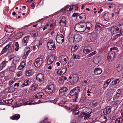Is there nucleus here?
Returning a JSON list of instances; mask_svg holds the SVG:
<instances>
[{
    "label": "nucleus",
    "instance_id": "c9c22d12",
    "mask_svg": "<svg viewBox=\"0 0 123 123\" xmlns=\"http://www.w3.org/2000/svg\"><path fill=\"white\" fill-rule=\"evenodd\" d=\"M68 90V89L66 87H64L61 88L59 90V93L62 92H64L67 91Z\"/></svg>",
    "mask_w": 123,
    "mask_h": 123
},
{
    "label": "nucleus",
    "instance_id": "cd10ccee",
    "mask_svg": "<svg viewBox=\"0 0 123 123\" xmlns=\"http://www.w3.org/2000/svg\"><path fill=\"white\" fill-rule=\"evenodd\" d=\"M66 23V19L65 18H62L60 21V24L61 25L65 26Z\"/></svg>",
    "mask_w": 123,
    "mask_h": 123
},
{
    "label": "nucleus",
    "instance_id": "0e129e2a",
    "mask_svg": "<svg viewBox=\"0 0 123 123\" xmlns=\"http://www.w3.org/2000/svg\"><path fill=\"white\" fill-rule=\"evenodd\" d=\"M79 14V13H74L72 15V16L73 17H75L77 16Z\"/></svg>",
    "mask_w": 123,
    "mask_h": 123
},
{
    "label": "nucleus",
    "instance_id": "423d86ee",
    "mask_svg": "<svg viewBox=\"0 0 123 123\" xmlns=\"http://www.w3.org/2000/svg\"><path fill=\"white\" fill-rule=\"evenodd\" d=\"M80 88L79 87H77L74 88L73 90L75 93V96L74 97V102H76L78 97V94L80 92Z\"/></svg>",
    "mask_w": 123,
    "mask_h": 123
},
{
    "label": "nucleus",
    "instance_id": "412c9836",
    "mask_svg": "<svg viewBox=\"0 0 123 123\" xmlns=\"http://www.w3.org/2000/svg\"><path fill=\"white\" fill-rule=\"evenodd\" d=\"M30 87L31 90L32 91H35L38 88V86L36 84H33L31 85Z\"/></svg>",
    "mask_w": 123,
    "mask_h": 123
},
{
    "label": "nucleus",
    "instance_id": "de8ad7c7",
    "mask_svg": "<svg viewBox=\"0 0 123 123\" xmlns=\"http://www.w3.org/2000/svg\"><path fill=\"white\" fill-rule=\"evenodd\" d=\"M121 102L122 100H121L114 101V104L115 105H119Z\"/></svg>",
    "mask_w": 123,
    "mask_h": 123
},
{
    "label": "nucleus",
    "instance_id": "774afa93",
    "mask_svg": "<svg viewBox=\"0 0 123 123\" xmlns=\"http://www.w3.org/2000/svg\"><path fill=\"white\" fill-rule=\"evenodd\" d=\"M117 93L122 95V93H121V91L120 90H117Z\"/></svg>",
    "mask_w": 123,
    "mask_h": 123
},
{
    "label": "nucleus",
    "instance_id": "4be33fe9",
    "mask_svg": "<svg viewBox=\"0 0 123 123\" xmlns=\"http://www.w3.org/2000/svg\"><path fill=\"white\" fill-rule=\"evenodd\" d=\"M20 116L19 114H17L10 117L11 119L12 120H18L20 118Z\"/></svg>",
    "mask_w": 123,
    "mask_h": 123
},
{
    "label": "nucleus",
    "instance_id": "f257e3e1",
    "mask_svg": "<svg viewBox=\"0 0 123 123\" xmlns=\"http://www.w3.org/2000/svg\"><path fill=\"white\" fill-rule=\"evenodd\" d=\"M92 24L89 23H85L83 22L80 24H77L75 28L78 30V31L81 32L85 31V32H87L90 30L92 27Z\"/></svg>",
    "mask_w": 123,
    "mask_h": 123
},
{
    "label": "nucleus",
    "instance_id": "864d4df0",
    "mask_svg": "<svg viewBox=\"0 0 123 123\" xmlns=\"http://www.w3.org/2000/svg\"><path fill=\"white\" fill-rule=\"evenodd\" d=\"M74 64L73 62L69 61L68 62L67 66L68 67H71Z\"/></svg>",
    "mask_w": 123,
    "mask_h": 123
},
{
    "label": "nucleus",
    "instance_id": "69168bd1",
    "mask_svg": "<svg viewBox=\"0 0 123 123\" xmlns=\"http://www.w3.org/2000/svg\"><path fill=\"white\" fill-rule=\"evenodd\" d=\"M74 106L75 107L73 108L74 110L75 111H77L78 108V106L75 105H74Z\"/></svg>",
    "mask_w": 123,
    "mask_h": 123
},
{
    "label": "nucleus",
    "instance_id": "a18cd8bd",
    "mask_svg": "<svg viewBox=\"0 0 123 123\" xmlns=\"http://www.w3.org/2000/svg\"><path fill=\"white\" fill-rule=\"evenodd\" d=\"M15 45L16 48L15 49L16 51H17L19 49V45L18 42H16L15 43Z\"/></svg>",
    "mask_w": 123,
    "mask_h": 123
},
{
    "label": "nucleus",
    "instance_id": "13d9d810",
    "mask_svg": "<svg viewBox=\"0 0 123 123\" xmlns=\"http://www.w3.org/2000/svg\"><path fill=\"white\" fill-rule=\"evenodd\" d=\"M64 82V80L62 77L59 79V83L61 84H62Z\"/></svg>",
    "mask_w": 123,
    "mask_h": 123
},
{
    "label": "nucleus",
    "instance_id": "bf43d9fd",
    "mask_svg": "<svg viewBox=\"0 0 123 123\" xmlns=\"http://www.w3.org/2000/svg\"><path fill=\"white\" fill-rule=\"evenodd\" d=\"M21 66H22L24 68L25 67V63L24 61H23L21 63H20Z\"/></svg>",
    "mask_w": 123,
    "mask_h": 123
},
{
    "label": "nucleus",
    "instance_id": "f704fd0d",
    "mask_svg": "<svg viewBox=\"0 0 123 123\" xmlns=\"http://www.w3.org/2000/svg\"><path fill=\"white\" fill-rule=\"evenodd\" d=\"M111 81V80L110 79H108L106 80L105 82L104 85V88L107 87L108 86L110 83Z\"/></svg>",
    "mask_w": 123,
    "mask_h": 123
},
{
    "label": "nucleus",
    "instance_id": "72a5a7b5",
    "mask_svg": "<svg viewBox=\"0 0 123 123\" xmlns=\"http://www.w3.org/2000/svg\"><path fill=\"white\" fill-rule=\"evenodd\" d=\"M123 69V66L121 64H118L117 65V71L119 72L121 70Z\"/></svg>",
    "mask_w": 123,
    "mask_h": 123
},
{
    "label": "nucleus",
    "instance_id": "49530a36",
    "mask_svg": "<svg viewBox=\"0 0 123 123\" xmlns=\"http://www.w3.org/2000/svg\"><path fill=\"white\" fill-rule=\"evenodd\" d=\"M14 91V88L12 87H10L8 88V91L10 92H12Z\"/></svg>",
    "mask_w": 123,
    "mask_h": 123
},
{
    "label": "nucleus",
    "instance_id": "bb28decb",
    "mask_svg": "<svg viewBox=\"0 0 123 123\" xmlns=\"http://www.w3.org/2000/svg\"><path fill=\"white\" fill-rule=\"evenodd\" d=\"M7 62L3 61L0 64V71L6 65Z\"/></svg>",
    "mask_w": 123,
    "mask_h": 123
},
{
    "label": "nucleus",
    "instance_id": "5701e85b",
    "mask_svg": "<svg viewBox=\"0 0 123 123\" xmlns=\"http://www.w3.org/2000/svg\"><path fill=\"white\" fill-rule=\"evenodd\" d=\"M44 95L43 93L42 92H39L34 95L33 97V98H41Z\"/></svg>",
    "mask_w": 123,
    "mask_h": 123
},
{
    "label": "nucleus",
    "instance_id": "603ef678",
    "mask_svg": "<svg viewBox=\"0 0 123 123\" xmlns=\"http://www.w3.org/2000/svg\"><path fill=\"white\" fill-rule=\"evenodd\" d=\"M14 46L13 45H12L11 46H10L9 48V49L8 50L9 52H12L14 50Z\"/></svg>",
    "mask_w": 123,
    "mask_h": 123
},
{
    "label": "nucleus",
    "instance_id": "20e7f679",
    "mask_svg": "<svg viewBox=\"0 0 123 123\" xmlns=\"http://www.w3.org/2000/svg\"><path fill=\"white\" fill-rule=\"evenodd\" d=\"M63 36L61 34H58L56 37V41L58 43H62L64 41Z\"/></svg>",
    "mask_w": 123,
    "mask_h": 123
},
{
    "label": "nucleus",
    "instance_id": "f3484780",
    "mask_svg": "<svg viewBox=\"0 0 123 123\" xmlns=\"http://www.w3.org/2000/svg\"><path fill=\"white\" fill-rule=\"evenodd\" d=\"M111 108L110 106L107 107L103 111V113L105 115L110 113L111 111Z\"/></svg>",
    "mask_w": 123,
    "mask_h": 123
},
{
    "label": "nucleus",
    "instance_id": "052dcab7",
    "mask_svg": "<svg viewBox=\"0 0 123 123\" xmlns=\"http://www.w3.org/2000/svg\"><path fill=\"white\" fill-rule=\"evenodd\" d=\"M120 34H117L114 37L113 39H116L118 38L119 37H120Z\"/></svg>",
    "mask_w": 123,
    "mask_h": 123
},
{
    "label": "nucleus",
    "instance_id": "dca6fc26",
    "mask_svg": "<svg viewBox=\"0 0 123 123\" xmlns=\"http://www.w3.org/2000/svg\"><path fill=\"white\" fill-rule=\"evenodd\" d=\"M74 42H77L80 40L81 39V37L80 34H76L74 35Z\"/></svg>",
    "mask_w": 123,
    "mask_h": 123
},
{
    "label": "nucleus",
    "instance_id": "e2e57ef3",
    "mask_svg": "<svg viewBox=\"0 0 123 123\" xmlns=\"http://www.w3.org/2000/svg\"><path fill=\"white\" fill-rule=\"evenodd\" d=\"M58 98H57L53 100L52 101V102L54 104H55L57 102V101L58 100Z\"/></svg>",
    "mask_w": 123,
    "mask_h": 123
},
{
    "label": "nucleus",
    "instance_id": "7c9ffc66",
    "mask_svg": "<svg viewBox=\"0 0 123 123\" xmlns=\"http://www.w3.org/2000/svg\"><path fill=\"white\" fill-rule=\"evenodd\" d=\"M68 40L69 42H71V43L74 42V35H72L71 34L69 36Z\"/></svg>",
    "mask_w": 123,
    "mask_h": 123
},
{
    "label": "nucleus",
    "instance_id": "4d7b16f0",
    "mask_svg": "<svg viewBox=\"0 0 123 123\" xmlns=\"http://www.w3.org/2000/svg\"><path fill=\"white\" fill-rule=\"evenodd\" d=\"M75 92L74 91L73 89L71 90L70 92V94L71 96H73L74 95H75Z\"/></svg>",
    "mask_w": 123,
    "mask_h": 123
},
{
    "label": "nucleus",
    "instance_id": "3c124183",
    "mask_svg": "<svg viewBox=\"0 0 123 123\" xmlns=\"http://www.w3.org/2000/svg\"><path fill=\"white\" fill-rule=\"evenodd\" d=\"M15 79H11L9 81V85L10 86L15 81Z\"/></svg>",
    "mask_w": 123,
    "mask_h": 123
},
{
    "label": "nucleus",
    "instance_id": "338daca9",
    "mask_svg": "<svg viewBox=\"0 0 123 123\" xmlns=\"http://www.w3.org/2000/svg\"><path fill=\"white\" fill-rule=\"evenodd\" d=\"M19 86V83L18 82L16 83L14 85V87H16V86L17 87H18Z\"/></svg>",
    "mask_w": 123,
    "mask_h": 123
},
{
    "label": "nucleus",
    "instance_id": "a878e982",
    "mask_svg": "<svg viewBox=\"0 0 123 123\" xmlns=\"http://www.w3.org/2000/svg\"><path fill=\"white\" fill-rule=\"evenodd\" d=\"M81 116L82 117H83V116H84V119H86L90 117V115L89 114H87L85 112L82 113Z\"/></svg>",
    "mask_w": 123,
    "mask_h": 123
},
{
    "label": "nucleus",
    "instance_id": "0eeeda50",
    "mask_svg": "<svg viewBox=\"0 0 123 123\" xmlns=\"http://www.w3.org/2000/svg\"><path fill=\"white\" fill-rule=\"evenodd\" d=\"M43 63V59L41 58H38L35 60L34 63L35 66L37 68L39 67Z\"/></svg>",
    "mask_w": 123,
    "mask_h": 123
},
{
    "label": "nucleus",
    "instance_id": "b1692460",
    "mask_svg": "<svg viewBox=\"0 0 123 123\" xmlns=\"http://www.w3.org/2000/svg\"><path fill=\"white\" fill-rule=\"evenodd\" d=\"M102 72V69L100 68H97L94 71V73L96 74H101Z\"/></svg>",
    "mask_w": 123,
    "mask_h": 123
},
{
    "label": "nucleus",
    "instance_id": "393cba45",
    "mask_svg": "<svg viewBox=\"0 0 123 123\" xmlns=\"http://www.w3.org/2000/svg\"><path fill=\"white\" fill-rule=\"evenodd\" d=\"M19 57H15L14 59L12 62V63L13 65H14L16 66L17 63L19 62Z\"/></svg>",
    "mask_w": 123,
    "mask_h": 123
},
{
    "label": "nucleus",
    "instance_id": "4468645a",
    "mask_svg": "<svg viewBox=\"0 0 123 123\" xmlns=\"http://www.w3.org/2000/svg\"><path fill=\"white\" fill-rule=\"evenodd\" d=\"M92 50V48L90 46H87L85 47L83 50L84 53L87 54L90 52Z\"/></svg>",
    "mask_w": 123,
    "mask_h": 123
},
{
    "label": "nucleus",
    "instance_id": "9d476101",
    "mask_svg": "<svg viewBox=\"0 0 123 123\" xmlns=\"http://www.w3.org/2000/svg\"><path fill=\"white\" fill-rule=\"evenodd\" d=\"M88 37L89 38V41H93L96 38V35L94 33H89L87 35Z\"/></svg>",
    "mask_w": 123,
    "mask_h": 123
},
{
    "label": "nucleus",
    "instance_id": "ea45409f",
    "mask_svg": "<svg viewBox=\"0 0 123 123\" xmlns=\"http://www.w3.org/2000/svg\"><path fill=\"white\" fill-rule=\"evenodd\" d=\"M12 66L10 68V70L12 72H13L16 68V66L12 64Z\"/></svg>",
    "mask_w": 123,
    "mask_h": 123
},
{
    "label": "nucleus",
    "instance_id": "a211bd4d",
    "mask_svg": "<svg viewBox=\"0 0 123 123\" xmlns=\"http://www.w3.org/2000/svg\"><path fill=\"white\" fill-rule=\"evenodd\" d=\"M118 28L116 26H113L111 27V31L112 34H114L117 32L119 31Z\"/></svg>",
    "mask_w": 123,
    "mask_h": 123
},
{
    "label": "nucleus",
    "instance_id": "680f3d73",
    "mask_svg": "<svg viewBox=\"0 0 123 123\" xmlns=\"http://www.w3.org/2000/svg\"><path fill=\"white\" fill-rule=\"evenodd\" d=\"M49 25L48 24H47L43 28V31H44L48 27H49Z\"/></svg>",
    "mask_w": 123,
    "mask_h": 123
},
{
    "label": "nucleus",
    "instance_id": "4c0bfd02",
    "mask_svg": "<svg viewBox=\"0 0 123 123\" xmlns=\"http://www.w3.org/2000/svg\"><path fill=\"white\" fill-rule=\"evenodd\" d=\"M123 120V119L121 117L118 118L116 119L115 123H122Z\"/></svg>",
    "mask_w": 123,
    "mask_h": 123
},
{
    "label": "nucleus",
    "instance_id": "f8f14e48",
    "mask_svg": "<svg viewBox=\"0 0 123 123\" xmlns=\"http://www.w3.org/2000/svg\"><path fill=\"white\" fill-rule=\"evenodd\" d=\"M67 68L65 67H61L60 69L58 70L57 74H58L61 75L64 74L66 72Z\"/></svg>",
    "mask_w": 123,
    "mask_h": 123
},
{
    "label": "nucleus",
    "instance_id": "c756f323",
    "mask_svg": "<svg viewBox=\"0 0 123 123\" xmlns=\"http://www.w3.org/2000/svg\"><path fill=\"white\" fill-rule=\"evenodd\" d=\"M73 6H66L64 8V9L63 10H64V11H68L70 12L73 9Z\"/></svg>",
    "mask_w": 123,
    "mask_h": 123
},
{
    "label": "nucleus",
    "instance_id": "8fccbe9b",
    "mask_svg": "<svg viewBox=\"0 0 123 123\" xmlns=\"http://www.w3.org/2000/svg\"><path fill=\"white\" fill-rule=\"evenodd\" d=\"M22 74V71H19L17 72L16 74L17 77H20Z\"/></svg>",
    "mask_w": 123,
    "mask_h": 123
},
{
    "label": "nucleus",
    "instance_id": "37998d69",
    "mask_svg": "<svg viewBox=\"0 0 123 123\" xmlns=\"http://www.w3.org/2000/svg\"><path fill=\"white\" fill-rule=\"evenodd\" d=\"M73 58L75 59H79L80 58V56L78 55H76L74 54L73 55Z\"/></svg>",
    "mask_w": 123,
    "mask_h": 123
},
{
    "label": "nucleus",
    "instance_id": "9b49d317",
    "mask_svg": "<svg viewBox=\"0 0 123 123\" xmlns=\"http://www.w3.org/2000/svg\"><path fill=\"white\" fill-rule=\"evenodd\" d=\"M12 44L11 43H9L8 44L5 46L1 52L0 54L1 55L4 54L8 50L9 48L11 46Z\"/></svg>",
    "mask_w": 123,
    "mask_h": 123
},
{
    "label": "nucleus",
    "instance_id": "c85d7f7f",
    "mask_svg": "<svg viewBox=\"0 0 123 123\" xmlns=\"http://www.w3.org/2000/svg\"><path fill=\"white\" fill-rule=\"evenodd\" d=\"M5 30L6 32L9 33H11L13 32L14 31V29L12 28H5Z\"/></svg>",
    "mask_w": 123,
    "mask_h": 123
},
{
    "label": "nucleus",
    "instance_id": "6ab92c4d",
    "mask_svg": "<svg viewBox=\"0 0 123 123\" xmlns=\"http://www.w3.org/2000/svg\"><path fill=\"white\" fill-rule=\"evenodd\" d=\"M29 40V37L26 36L24 37L22 41V44L23 45L26 46L27 45Z\"/></svg>",
    "mask_w": 123,
    "mask_h": 123
},
{
    "label": "nucleus",
    "instance_id": "ddd939ff",
    "mask_svg": "<svg viewBox=\"0 0 123 123\" xmlns=\"http://www.w3.org/2000/svg\"><path fill=\"white\" fill-rule=\"evenodd\" d=\"M55 56L54 55H51L49 57L47 61V64L50 65L52 64L55 60Z\"/></svg>",
    "mask_w": 123,
    "mask_h": 123
},
{
    "label": "nucleus",
    "instance_id": "aec40b11",
    "mask_svg": "<svg viewBox=\"0 0 123 123\" xmlns=\"http://www.w3.org/2000/svg\"><path fill=\"white\" fill-rule=\"evenodd\" d=\"M104 26L100 24H96L95 26V29L97 30H100L102 29L104 27Z\"/></svg>",
    "mask_w": 123,
    "mask_h": 123
},
{
    "label": "nucleus",
    "instance_id": "5fc2aeb1",
    "mask_svg": "<svg viewBox=\"0 0 123 123\" xmlns=\"http://www.w3.org/2000/svg\"><path fill=\"white\" fill-rule=\"evenodd\" d=\"M73 80H78V75L76 74H74L73 75Z\"/></svg>",
    "mask_w": 123,
    "mask_h": 123
},
{
    "label": "nucleus",
    "instance_id": "2f4dec72",
    "mask_svg": "<svg viewBox=\"0 0 123 123\" xmlns=\"http://www.w3.org/2000/svg\"><path fill=\"white\" fill-rule=\"evenodd\" d=\"M100 60V59L98 56H97L95 57L93 60V63L95 64H97L99 63Z\"/></svg>",
    "mask_w": 123,
    "mask_h": 123
},
{
    "label": "nucleus",
    "instance_id": "473e14b6",
    "mask_svg": "<svg viewBox=\"0 0 123 123\" xmlns=\"http://www.w3.org/2000/svg\"><path fill=\"white\" fill-rule=\"evenodd\" d=\"M32 74V72L31 70H27L25 71V74L26 76H30Z\"/></svg>",
    "mask_w": 123,
    "mask_h": 123
},
{
    "label": "nucleus",
    "instance_id": "e433bc0d",
    "mask_svg": "<svg viewBox=\"0 0 123 123\" xmlns=\"http://www.w3.org/2000/svg\"><path fill=\"white\" fill-rule=\"evenodd\" d=\"M78 48V46L76 45H74L72 47L71 49L72 52H74L76 51Z\"/></svg>",
    "mask_w": 123,
    "mask_h": 123
},
{
    "label": "nucleus",
    "instance_id": "6e6552de",
    "mask_svg": "<svg viewBox=\"0 0 123 123\" xmlns=\"http://www.w3.org/2000/svg\"><path fill=\"white\" fill-rule=\"evenodd\" d=\"M36 79L39 82H43L44 80L43 74L41 73L37 74L36 76Z\"/></svg>",
    "mask_w": 123,
    "mask_h": 123
},
{
    "label": "nucleus",
    "instance_id": "39448f33",
    "mask_svg": "<svg viewBox=\"0 0 123 123\" xmlns=\"http://www.w3.org/2000/svg\"><path fill=\"white\" fill-rule=\"evenodd\" d=\"M86 19L85 14L84 13H82L80 14H79L77 16L76 18V20L77 21L79 22L81 21H84Z\"/></svg>",
    "mask_w": 123,
    "mask_h": 123
},
{
    "label": "nucleus",
    "instance_id": "7ed1b4c3",
    "mask_svg": "<svg viewBox=\"0 0 123 123\" xmlns=\"http://www.w3.org/2000/svg\"><path fill=\"white\" fill-rule=\"evenodd\" d=\"M61 63L63 64H66L68 60V57L65 55H62L59 58Z\"/></svg>",
    "mask_w": 123,
    "mask_h": 123
},
{
    "label": "nucleus",
    "instance_id": "f03ea898",
    "mask_svg": "<svg viewBox=\"0 0 123 123\" xmlns=\"http://www.w3.org/2000/svg\"><path fill=\"white\" fill-rule=\"evenodd\" d=\"M47 46L48 49L51 50H53L56 49L55 43L51 40L47 42Z\"/></svg>",
    "mask_w": 123,
    "mask_h": 123
},
{
    "label": "nucleus",
    "instance_id": "1a4fd4ad",
    "mask_svg": "<svg viewBox=\"0 0 123 123\" xmlns=\"http://www.w3.org/2000/svg\"><path fill=\"white\" fill-rule=\"evenodd\" d=\"M54 86L53 85H49L47 86L45 89V90L46 92H52L54 90Z\"/></svg>",
    "mask_w": 123,
    "mask_h": 123
},
{
    "label": "nucleus",
    "instance_id": "6e6d98bb",
    "mask_svg": "<svg viewBox=\"0 0 123 123\" xmlns=\"http://www.w3.org/2000/svg\"><path fill=\"white\" fill-rule=\"evenodd\" d=\"M12 101H13L12 99H10L8 100H6L5 102L7 104H10L12 102Z\"/></svg>",
    "mask_w": 123,
    "mask_h": 123
},
{
    "label": "nucleus",
    "instance_id": "09e8293b",
    "mask_svg": "<svg viewBox=\"0 0 123 123\" xmlns=\"http://www.w3.org/2000/svg\"><path fill=\"white\" fill-rule=\"evenodd\" d=\"M96 53V51H94L90 53L89 54L87 55V57H90L91 56L94 55Z\"/></svg>",
    "mask_w": 123,
    "mask_h": 123
},
{
    "label": "nucleus",
    "instance_id": "79ce46f5",
    "mask_svg": "<svg viewBox=\"0 0 123 123\" xmlns=\"http://www.w3.org/2000/svg\"><path fill=\"white\" fill-rule=\"evenodd\" d=\"M38 32L37 31H34L33 32L32 34V36L33 37H35L37 36Z\"/></svg>",
    "mask_w": 123,
    "mask_h": 123
},
{
    "label": "nucleus",
    "instance_id": "2eb2a0df",
    "mask_svg": "<svg viewBox=\"0 0 123 123\" xmlns=\"http://www.w3.org/2000/svg\"><path fill=\"white\" fill-rule=\"evenodd\" d=\"M31 83L30 80L28 79L25 80L23 84L20 86L21 88H23L25 86H27L29 85Z\"/></svg>",
    "mask_w": 123,
    "mask_h": 123
},
{
    "label": "nucleus",
    "instance_id": "58836bf2",
    "mask_svg": "<svg viewBox=\"0 0 123 123\" xmlns=\"http://www.w3.org/2000/svg\"><path fill=\"white\" fill-rule=\"evenodd\" d=\"M30 49L29 47H26L25 49L24 53H25L26 54H27L28 55V54H29L30 52Z\"/></svg>",
    "mask_w": 123,
    "mask_h": 123
},
{
    "label": "nucleus",
    "instance_id": "a19ab883",
    "mask_svg": "<svg viewBox=\"0 0 123 123\" xmlns=\"http://www.w3.org/2000/svg\"><path fill=\"white\" fill-rule=\"evenodd\" d=\"M114 10L115 12L117 14H118L119 12L118 7L117 6H115L114 7Z\"/></svg>",
    "mask_w": 123,
    "mask_h": 123
},
{
    "label": "nucleus",
    "instance_id": "c03bdc74",
    "mask_svg": "<svg viewBox=\"0 0 123 123\" xmlns=\"http://www.w3.org/2000/svg\"><path fill=\"white\" fill-rule=\"evenodd\" d=\"M23 33L22 32H20L18 33L16 35L17 38L19 39L21 37L23 36Z\"/></svg>",
    "mask_w": 123,
    "mask_h": 123
}]
</instances>
